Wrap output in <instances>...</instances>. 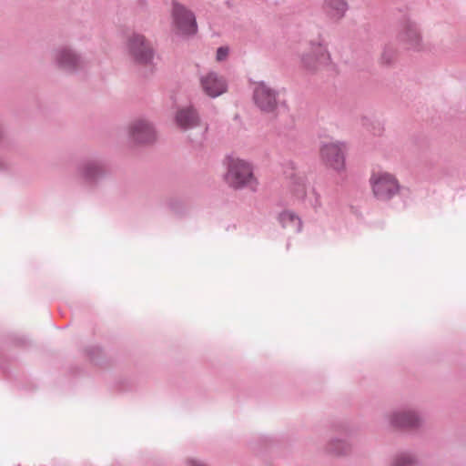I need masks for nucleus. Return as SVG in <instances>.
<instances>
[{"instance_id": "16", "label": "nucleus", "mask_w": 466, "mask_h": 466, "mask_svg": "<svg viewBox=\"0 0 466 466\" xmlns=\"http://www.w3.org/2000/svg\"><path fill=\"white\" fill-rule=\"evenodd\" d=\"M228 56V48L226 47V46H221L219 48H218L217 50V55H216V59L217 61L220 62V61H224Z\"/></svg>"}, {"instance_id": "2", "label": "nucleus", "mask_w": 466, "mask_h": 466, "mask_svg": "<svg viewBox=\"0 0 466 466\" xmlns=\"http://www.w3.org/2000/svg\"><path fill=\"white\" fill-rule=\"evenodd\" d=\"M331 64L330 55L323 45L312 43L301 56V65L309 72L321 71Z\"/></svg>"}, {"instance_id": "15", "label": "nucleus", "mask_w": 466, "mask_h": 466, "mask_svg": "<svg viewBox=\"0 0 466 466\" xmlns=\"http://www.w3.org/2000/svg\"><path fill=\"white\" fill-rule=\"evenodd\" d=\"M58 62L63 68L71 70L78 66L80 60L69 50H63L59 54Z\"/></svg>"}, {"instance_id": "3", "label": "nucleus", "mask_w": 466, "mask_h": 466, "mask_svg": "<svg viewBox=\"0 0 466 466\" xmlns=\"http://www.w3.org/2000/svg\"><path fill=\"white\" fill-rule=\"evenodd\" d=\"M172 29L177 35H191L196 34L198 25L195 15L185 5L174 2L172 7Z\"/></svg>"}, {"instance_id": "18", "label": "nucleus", "mask_w": 466, "mask_h": 466, "mask_svg": "<svg viewBox=\"0 0 466 466\" xmlns=\"http://www.w3.org/2000/svg\"><path fill=\"white\" fill-rule=\"evenodd\" d=\"M306 194V187L303 181L299 182L298 188L296 189V195L298 198H303Z\"/></svg>"}, {"instance_id": "14", "label": "nucleus", "mask_w": 466, "mask_h": 466, "mask_svg": "<svg viewBox=\"0 0 466 466\" xmlns=\"http://www.w3.org/2000/svg\"><path fill=\"white\" fill-rule=\"evenodd\" d=\"M419 417L413 412H398L392 416V424L400 428H413L419 423Z\"/></svg>"}, {"instance_id": "12", "label": "nucleus", "mask_w": 466, "mask_h": 466, "mask_svg": "<svg viewBox=\"0 0 466 466\" xmlns=\"http://www.w3.org/2000/svg\"><path fill=\"white\" fill-rule=\"evenodd\" d=\"M279 222L284 228L294 232H300L302 229L301 219L293 212L285 210L279 215Z\"/></svg>"}, {"instance_id": "4", "label": "nucleus", "mask_w": 466, "mask_h": 466, "mask_svg": "<svg viewBox=\"0 0 466 466\" xmlns=\"http://www.w3.org/2000/svg\"><path fill=\"white\" fill-rule=\"evenodd\" d=\"M375 197L381 200H389L400 190V184L394 175L388 172L374 173L370 178Z\"/></svg>"}, {"instance_id": "13", "label": "nucleus", "mask_w": 466, "mask_h": 466, "mask_svg": "<svg viewBox=\"0 0 466 466\" xmlns=\"http://www.w3.org/2000/svg\"><path fill=\"white\" fill-rule=\"evenodd\" d=\"M401 40L405 42L409 48L417 49L420 44V35L417 26L414 24L405 25L401 35Z\"/></svg>"}, {"instance_id": "1", "label": "nucleus", "mask_w": 466, "mask_h": 466, "mask_svg": "<svg viewBox=\"0 0 466 466\" xmlns=\"http://www.w3.org/2000/svg\"><path fill=\"white\" fill-rule=\"evenodd\" d=\"M226 181L234 188L248 187L252 190H256L258 185V179L253 172L252 165L239 158H232L229 160Z\"/></svg>"}, {"instance_id": "19", "label": "nucleus", "mask_w": 466, "mask_h": 466, "mask_svg": "<svg viewBox=\"0 0 466 466\" xmlns=\"http://www.w3.org/2000/svg\"><path fill=\"white\" fill-rule=\"evenodd\" d=\"M91 168H92V167H88V171H87V175H88V176H92V175H93V174H92V172H91V170H90Z\"/></svg>"}, {"instance_id": "6", "label": "nucleus", "mask_w": 466, "mask_h": 466, "mask_svg": "<svg viewBox=\"0 0 466 466\" xmlns=\"http://www.w3.org/2000/svg\"><path fill=\"white\" fill-rule=\"evenodd\" d=\"M254 101L261 111L273 112L278 106L277 93L264 83L257 84Z\"/></svg>"}, {"instance_id": "8", "label": "nucleus", "mask_w": 466, "mask_h": 466, "mask_svg": "<svg viewBox=\"0 0 466 466\" xmlns=\"http://www.w3.org/2000/svg\"><path fill=\"white\" fill-rule=\"evenodd\" d=\"M203 91L211 97H217L227 91L226 80L214 72H209L200 77Z\"/></svg>"}, {"instance_id": "7", "label": "nucleus", "mask_w": 466, "mask_h": 466, "mask_svg": "<svg viewBox=\"0 0 466 466\" xmlns=\"http://www.w3.org/2000/svg\"><path fill=\"white\" fill-rule=\"evenodd\" d=\"M129 50L138 63L147 64L153 58V49L143 35H134L130 38Z\"/></svg>"}, {"instance_id": "17", "label": "nucleus", "mask_w": 466, "mask_h": 466, "mask_svg": "<svg viewBox=\"0 0 466 466\" xmlns=\"http://www.w3.org/2000/svg\"><path fill=\"white\" fill-rule=\"evenodd\" d=\"M412 463V460L408 456H403L397 459L395 465L396 466H409Z\"/></svg>"}, {"instance_id": "10", "label": "nucleus", "mask_w": 466, "mask_h": 466, "mask_svg": "<svg viewBox=\"0 0 466 466\" xmlns=\"http://www.w3.org/2000/svg\"><path fill=\"white\" fill-rule=\"evenodd\" d=\"M346 0H324L323 10L326 15L334 21L342 19L348 11Z\"/></svg>"}, {"instance_id": "20", "label": "nucleus", "mask_w": 466, "mask_h": 466, "mask_svg": "<svg viewBox=\"0 0 466 466\" xmlns=\"http://www.w3.org/2000/svg\"><path fill=\"white\" fill-rule=\"evenodd\" d=\"M195 466H205V465L200 464V463H196Z\"/></svg>"}, {"instance_id": "5", "label": "nucleus", "mask_w": 466, "mask_h": 466, "mask_svg": "<svg viewBox=\"0 0 466 466\" xmlns=\"http://www.w3.org/2000/svg\"><path fill=\"white\" fill-rule=\"evenodd\" d=\"M321 159L337 172L345 169V146L339 142H329L320 148Z\"/></svg>"}, {"instance_id": "11", "label": "nucleus", "mask_w": 466, "mask_h": 466, "mask_svg": "<svg viewBox=\"0 0 466 466\" xmlns=\"http://www.w3.org/2000/svg\"><path fill=\"white\" fill-rule=\"evenodd\" d=\"M176 122L182 128H189L198 125V116L192 107L182 108L177 113Z\"/></svg>"}, {"instance_id": "9", "label": "nucleus", "mask_w": 466, "mask_h": 466, "mask_svg": "<svg viewBox=\"0 0 466 466\" xmlns=\"http://www.w3.org/2000/svg\"><path fill=\"white\" fill-rule=\"evenodd\" d=\"M130 134L138 143H149L155 139L153 127L143 120L136 121L131 125Z\"/></svg>"}]
</instances>
